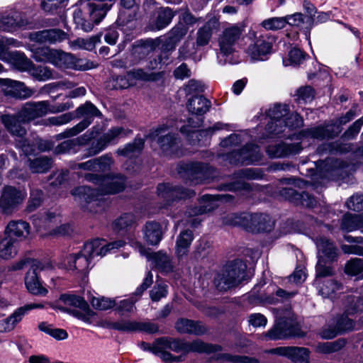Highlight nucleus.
<instances>
[{
	"mask_svg": "<svg viewBox=\"0 0 363 363\" xmlns=\"http://www.w3.org/2000/svg\"><path fill=\"white\" fill-rule=\"evenodd\" d=\"M84 179L98 185V187L92 189L87 186H81L72 189L71 194L83 208L90 212H98L96 207H99L104 203L101 198V196L120 192L125 186L124 177L119 174L101 177L96 174L86 173Z\"/></svg>",
	"mask_w": 363,
	"mask_h": 363,
	"instance_id": "1",
	"label": "nucleus"
},
{
	"mask_svg": "<svg viewBox=\"0 0 363 363\" xmlns=\"http://www.w3.org/2000/svg\"><path fill=\"white\" fill-rule=\"evenodd\" d=\"M72 103H63L50 106L47 101L26 103L16 115L5 114L1 120L7 130L12 135L23 138L26 134V129L21 123L29 122L37 118L42 117L48 113H57L72 108Z\"/></svg>",
	"mask_w": 363,
	"mask_h": 363,
	"instance_id": "2",
	"label": "nucleus"
},
{
	"mask_svg": "<svg viewBox=\"0 0 363 363\" xmlns=\"http://www.w3.org/2000/svg\"><path fill=\"white\" fill-rule=\"evenodd\" d=\"M125 245L123 240H117L106 243V240L96 239L84 244L82 250L76 255H70L67 257L69 269H76L79 272L86 274L92 267L93 260L101 258L108 252L118 249Z\"/></svg>",
	"mask_w": 363,
	"mask_h": 363,
	"instance_id": "3",
	"label": "nucleus"
},
{
	"mask_svg": "<svg viewBox=\"0 0 363 363\" xmlns=\"http://www.w3.org/2000/svg\"><path fill=\"white\" fill-rule=\"evenodd\" d=\"M113 4V0H93L82 3L73 14L77 26L85 32L92 30L106 15Z\"/></svg>",
	"mask_w": 363,
	"mask_h": 363,
	"instance_id": "4",
	"label": "nucleus"
},
{
	"mask_svg": "<svg viewBox=\"0 0 363 363\" xmlns=\"http://www.w3.org/2000/svg\"><path fill=\"white\" fill-rule=\"evenodd\" d=\"M289 106L286 104H275L266 112L269 121L266 126V130L270 136H279L284 129L301 127L303 121L297 113L289 115Z\"/></svg>",
	"mask_w": 363,
	"mask_h": 363,
	"instance_id": "5",
	"label": "nucleus"
},
{
	"mask_svg": "<svg viewBox=\"0 0 363 363\" xmlns=\"http://www.w3.org/2000/svg\"><path fill=\"white\" fill-rule=\"evenodd\" d=\"M32 57L37 62L50 63L61 69H88V65L82 64L72 54L49 47H39L31 50Z\"/></svg>",
	"mask_w": 363,
	"mask_h": 363,
	"instance_id": "6",
	"label": "nucleus"
},
{
	"mask_svg": "<svg viewBox=\"0 0 363 363\" xmlns=\"http://www.w3.org/2000/svg\"><path fill=\"white\" fill-rule=\"evenodd\" d=\"M247 265L242 260L237 259L227 264L221 272L215 277V285L219 291H227L236 286L246 274Z\"/></svg>",
	"mask_w": 363,
	"mask_h": 363,
	"instance_id": "7",
	"label": "nucleus"
},
{
	"mask_svg": "<svg viewBox=\"0 0 363 363\" xmlns=\"http://www.w3.org/2000/svg\"><path fill=\"white\" fill-rule=\"evenodd\" d=\"M298 325L295 315L291 310H286L279 317L274 327L268 332L263 333L260 338L262 340H282L298 334Z\"/></svg>",
	"mask_w": 363,
	"mask_h": 363,
	"instance_id": "8",
	"label": "nucleus"
},
{
	"mask_svg": "<svg viewBox=\"0 0 363 363\" xmlns=\"http://www.w3.org/2000/svg\"><path fill=\"white\" fill-rule=\"evenodd\" d=\"M316 247L318 252V261L315 266L317 277H325L333 274V271L330 265L325 262H333L337 257V248L328 239L320 237L316 240Z\"/></svg>",
	"mask_w": 363,
	"mask_h": 363,
	"instance_id": "9",
	"label": "nucleus"
},
{
	"mask_svg": "<svg viewBox=\"0 0 363 363\" xmlns=\"http://www.w3.org/2000/svg\"><path fill=\"white\" fill-rule=\"evenodd\" d=\"M157 344L164 345V348L174 352L184 351L186 352L211 353L216 352L220 350V347L218 345L206 344L199 340H194L191 342H186L177 339L160 337L157 339Z\"/></svg>",
	"mask_w": 363,
	"mask_h": 363,
	"instance_id": "10",
	"label": "nucleus"
},
{
	"mask_svg": "<svg viewBox=\"0 0 363 363\" xmlns=\"http://www.w3.org/2000/svg\"><path fill=\"white\" fill-rule=\"evenodd\" d=\"M73 113L75 118H84V119L74 127L65 130L62 133L65 137H72L78 135L92 123L94 117L101 116L100 111L89 101L79 106Z\"/></svg>",
	"mask_w": 363,
	"mask_h": 363,
	"instance_id": "11",
	"label": "nucleus"
},
{
	"mask_svg": "<svg viewBox=\"0 0 363 363\" xmlns=\"http://www.w3.org/2000/svg\"><path fill=\"white\" fill-rule=\"evenodd\" d=\"M130 133V130L125 129L123 127H112L91 144L86 156L90 157L99 154L108 145L117 144L119 139L125 138Z\"/></svg>",
	"mask_w": 363,
	"mask_h": 363,
	"instance_id": "12",
	"label": "nucleus"
},
{
	"mask_svg": "<svg viewBox=\"0 0 363 363\" xmlns=\"http://www.w3.org/2000/svg\"><path fill=\"white\" fill-rule=\"evenodd\" d=\"M244 28L238 24H229L224 28L218 38L219 52L225 56L235 50V45L241 38Z\"/></svg>",
	"mask_w": 363,
	"mask_h": 363,
	"instance_id": "13",
	"label": "nucleus"
},
{
	"mask_svg": "<svg viewBox=\"0 0 363 363\" xmlns=\"http://www.w3.org/2000/svg\"><path fill=\"white\" fill-rule=\"evenodd\" d=\"M213 172L214 169L208 164L199 162L182 164L179 171L193 184H198L213 178Z\"/></svg>",
	"mask_w": 363,
	"mask_h": 363,
	"instance_id": "14",
	"label": "nucleus"
},
{
	"mask_svg": "<svg viewBox=\"0 0 363 363\" xmlns=\"http://www.w3.org/2000/svg\"><path fill=\"white\" fill-rule=\"evenodd\" d=\"M26 192L14 186H6L0 197V208L6 214L12 213L22 204L26 197Z\"/></svg>",
	"mask_w": 363,
	"mask_h": 363,
	"instance_id": "15",
	"label": "nucleus"
},
{
	"mask_svg": "<svg viewBox=\"0 0 363 363\" xmlns=\"http://www.w3.org/2000/svg\"><path fill=\"white\" fill-rule=\"evenodd\" d=\"M49 268H51L50 263H44L40 261L32 262L31 269L28 270L25 277V284L30 293L41 296L47 294L48 290L42 286L38 273Z\"/></svg>",
	"mask_w": 363,
	"mask_h": 363,
	"instance_id": "16",
	"label": "nucleus"
},
{
	"mask_svg": "<svg viewBox=\"0 0 363 363\" xmlns=\"http://www.w3.org/2000/svg\"><path fill=\"white\" fill-rule=\"evenodd\" d=\"M260 149L255 145H247L238 151H233L227 155L229 163L233 164H253L262 160Z\"/></svg>",
	"mask_w": 363,
	"mask_h": 363,
	"instance_id": "17",
	"label": "nucleus"
},
{
	"mask_svg": "<svg viewBox=\"0 0 363 363\" xmlns=\"http://www.w3.org/2000/svg\"><path fill=\"white\" fill-rule=\"evenodd\" d=\"M274 42L275 38L269 34L255 36V40L248 46L247 53L253 61L264 60L272 52Z\"/></svg>",
	"mask_w": 363,
	"mask_h": 363,
	"instance_id": "18",
	"label": "nucleus"
},
{
	"mask_svg": "<svg viewBox=\"0 0 363 363\" xmlns=\"http://www.w3.org/2000/svg\"><path fill=\"white\" fill-rule=\"evenodd\" d=\"M167 129L168 126L166 125L159 126L149 134V137L152 140H155V138L158 137L157 143L164 152L169 155H179L178 148L179 147L180 140L174 135L171 134L160 136Z\"/></svg>",
	"mask_w": 363,
	"mask_h": 363,
	"instance_id": "19",
	"label": "nucleus"
},
{
	"mask_svg": "<svg viewBox=\"0 0 363 363\" xmlns=\"http://www.w3.org/2000/svg\"><path fill=\"white\" fill-rule=\"evenodd\" d=\"M158 196L165 201V203L160 208L169 206L176 199H182L191 198L195 195V192L191 190L184 189L179 186H174L169 184H160L157 186Z\"/></svg>",
	"mask_w": 363,
	"mask_h": 363,
	"instance_id": "20",
	"label": "nucleus"
},
{
	"mask_svg": "<svg viewBox=\"0 0 363 363\" xmlns=\"http://www.w3.org/2000/svg\"><path fill=\"white\" fill-rule=\"evenodd\" d=\"M349 314H343L341 316L333 319L323 328L321 336L324 339H333L339 333L350 330L354 328V322L347 317Z\"/></svg>",
	"mask_w": 363,
	"mask_h": 363,
	"instance_id": "21",
	"label": "nucleus"
},
{
	"mask_svg": "<svg viewBox=\"0 0 363 363\" xmlns=\"http://www.w3.org/2000/svg\"><path fill=\"white\" fill-rule=\"evenodd\" d=\"M202 122L203 120L199 117L196 118L195 121L193 120V118H189L188 120V125L181 128V133L187 138L191 143L194 144L196 141L199 140L198 136L199 135H201V132H206L208 133H209L212 134L216 131L223 130L228 126V124L218 122L216 123L212 127H210L208 129L198 132L195 130V128L200 127Z\"/></svg>",
	"mask_w": 363,
	"mask_h": 363,
	"instance_id": "22",
	"label": "nucleus"
},
{
	"mask_svg": "<svg viewBox=\"0 0 363 363\" xmlns=\"http://www.w3.org/2000/svg\"><path fill=\"white\" fill-rule=\"evenodd\" d=\"M136 247L141 255L145 256L148 261L151 262L153 267L162 272H169L172 269V265L169 257L163 251L150 253L142 244L137 242Z\"/></svg>",
	"mask_w": 363,
	"mask_h": 363,
	"instance_id": "23",
	"label": "nucleus"
},
{
	"mask_svg": "<svg viewBox=\"0 0 363 363\" xmlns=\"http://www.w3.org/2000/svg\"><path fill=\"white\" fill-rule=\"evenodd\" d=\"M0 81L6 96L16 99H26L34 93V91L27 87L23 82L10 79H1Z\"/></svg>",
	"mask_w": 363,
	"mask_h": 363,
	"instance_id": "24",
	"label": "nucleus"
},
{
	"mask_svg": "<svg viewBox=\"0 0 363 363\" xmlns=\"http://www.w3.org/2000/svg\"><path fill=\"white\" fill-rule=\"evenodd\" d=\"M42 308L43 305L41 303H30L18 308L10 316L0 320V333L12 330L28 311Z\"/></svg>",
	"mask_w": 363,
	"mask_h": 363,
	"instance_id": "25",
	"label": "nucleus"
},
{
	"mask_svg": "<svg viewBox=\"0 0 363 363\" xmlns=\"http://www.w3.org/2000/svg\"><path fill=\"white\" fill-rule=\"evenodd\" d=\"M258 177V174H257L252 168L241 169L233 174V179H236V181L225 184L222 189L223 190L233 191L240 190L249 191L251 189V186L250 184L245 182L243 179H255Z\"/></svg>",
	"mask_w": 363,
	"mask_h": 363,
	"instance_id": "26",
	"label": "nucleus"
},
{
	"mask_svg": "<svg viewBox=\"0 0 363 363\" xmlns=\"http://www.w3.org/2000/svg\"><path fill=\"white\" fill-rule=\"evenodd\" d=\"M279 194L284 199L289 200L296 205L312 208L316 204L314 197L306 192L300 193L291 186L282 188L279 191Z\"/></svg>",
	"mask_w": 363,
	"mask_h": 363,
	"instance_id": "27",
	"label": "nucleus"
},
{
	"mask_svg": "<svg viewBox=\"0 0 363 363\" xmlns=\"http://www.w3.org/2000/svg\"><path fill=\"white\" fill-rule=\"evenodd\" d=\"M268 352L287 357L296 363H307L309 358V351L305 347H279L271 349Z\"/></svg>",
	"mask_w": 363,
	"mask_h": 363,
	"instance_id": "28",
	"label": "nucleus"
},
{
	"mask_svg": "<svg viewBox=\"0 0 363 363\" xmlns=\"http://www.w3.org/2000/svg\"><path fill=\"white\" fill-rule=\"evenodd\" d=\"M188 28L179 22L167 33L165 41L162 45V54L167 57V52L174 50L176 45L186 35Z\"/></svg>",
	"mask_w": 363,
	"mask_h": 363,
	"instance_id": "29",
	"label": "nucleus"
},
{
	"mask_svg": "<svg viewBox=\"0 0 363 363\" xmlns=\"http://www.w3.org/2000/svg\"><path fill=\"white\" fill-rule=\"evenodd\" d=\"M244 218L250 222L247 227L252 231L269 232L274 226V220L267 214L254 213L246 215Z\"/></svg>",
	"mask_w": 363,
	"mask_h": 363,
	"instance_id": "30",
	"label": "nucleus"
},
{
	"mask_svg": "<svg viewBox=\"0 0 363 363\" xmlns=\"http://www.w3.org/2000/svg\"><path fill=\"white\" fill-rule=\"evenodd\" d=\"M30 36L32 40L40 43L55 44L65 40L67 34L60 29H48L33 33Z\"/></svg>",
	"mask_w": 363,
	"mask_h": 363,
	"instance_id": "31",
	"label": "nucleus"
},
{
	"mask_svg": "<svg viewBox=\"0 0 363 363\" xmlns=\"http://www.w3.org/2000/svg\"><path fill=\"white\" fill-rule=\"evenodd\" d=\"M220 28L219 19L216 16L211 17L207 22L201 27L196 33V45L205 46L208 44L212 34Z\"/></svg>",
	"mask_w": 363,
	"mask_h": 363,
	"instance_id": "32",
	"label": "nucleus"
},
{
	"mask_svg": "<svg viewBox=\"0 0 363 363\" xmlns=\"http://www.w3.org/2000/svg\"><path fill=\"white\" fill-rule=\"evenodd\" d=\"M302 147L299 143L286 144L280 143L270 145L267 148V153L272 158H279L295 155L301 150Z\"/></svg>",
	"mask_w": 363,
	"mask_h": 363,
	"instance_id": "33",
	"label": "nucleus"
},
{
	"mask_svg": "<svg viewBox=\"0 0 363 363\" xmlns=\"http://www.w3.org/2000/svg\"><path fill=\"white\" fill-rule=\"evenodd\" d=\"M220 195L211 196L206 194L199 200V206L191 209L188 213L190 216H195L210 212L218 206V198ZM228 195L220 196L222 199L228 197Z\"/></svg>",
	"mask_w": 363,
	"mask_h": 363,
	"instance_id": "34",
	"label": "nucleus"
},
{
	"mask_svg": "<svg viewBox=\"0 0 363 363\" xmlns=\"http://www.w3.org/2000/svg\"><path fill=\"white\" fill-rule=\"evenodd\" d=\"M176 329L180 333L201 335L207 332L206 327L199 321L181 318L176 323Z\"/></svg>",
	"mask_w": 363,
	"mask_h": 363,
	"instance_id": "35",
	"label": "nucleus"
},
{
	"mask_svg": "<svg viewBox=\"0 0 363 363\" xmlns=\"http://www.w3.org/2000/svg\"><path fill=\"white\" fill-rule=\"evenodd\" d=\"M143 238L150 245H157L162 239L161 225L156 221H149L143 227Z\"/></svg>",
	"mask_w": 363,
	"mask_h": 363,
	"instance_id": "36",
	"label": "nucleus"
},
{
	"mask_svg": "<svg viewBox=\"0 0 363 363\" xmlns=\"http://www.w3.org/2000/svg\"><path fill=\"white\" fill-rule=\"evenodd\" d=\"M186 107L189 113L199 116L209 111L211 102L201 95H196L188 99Z\"/></svg>",
	"mask_w": 363,
	"mask_h": 363,
	"instance_id": "37",
	"label": "nucleus"
},
{
	"mask_svg": "<svg viewBox=\"0 0 363 363\" xmlns=\"http://www.w3.org/2000/svg\"><path fill=\"white\" fill-rule=\"evenodd\" d=\"M45 228L50 229L51 235H65L69 233L70 230L69 225L67 224L61 225L54 228V225L60 222V218L54 213H48L41 218Z\"/></svg>",
	"mask_w": 363,
	"mask_h": 363,
	"instance_id": "38",
	"label": "nucleus"
},
{
	"mask_svg": "<svg viewBox=\"0 0 363 363\" xmlns=\"http://www.w3.org/2000/svg\"><path fill=\"white\" fill-rule=\"evenodd\" d=\"M30 233V225L22 220L10 222L6 229V235L26 238Z\"/></svg>",
	"mask_w": 363,
	"mask_h": 363,
	"instance_id": "39",
	"label": "nucleus"
},
{
	"mask_svg": "<svg viewBox=\"0 0 363 363\" xmlns=\"http://www.w3.org/2000/svg\"><path fill=\"white\" fill-rule=\"evenodd\" d=\"M18 252V241L16 238L6 236L0 242V257L9 259L13 257Z\"/></svg>",
	"mask_w": 363,
	"mask_h": 363,
	"instance_id": "40",
	"label": "nucleus"
},
{
	"mask_svg": "<svg viewBox=\"0 0 363 363\" xmlns=\"http://www.w3.org/2000/svg\"><path fill=\"white\" fill-rule=\"evenodd\" d=\"M145 140L140 138H135L132 143H129L117 149L116 153L123 157H133L140 153L143 149Z\"/></svg>",
	"mask_w": 363,
	"mask_h": 363,
	"instance_id": "41",
	"label": "nucleus"
},
{
	"mask_svg": "<svg viewBox=\"0 0 363 363\" xmlns=\"http://www.w3.org/2000/svg\"><path fill=\"white\" fill-rule=\"evenodd\" d=\"M341 229L347 232L359 229L363 233V214H345L342 219Z\"/></svg>",
	"mask_w": 363,
	"mask_h": 363,
	"instance_id": "42",
	"label": "nucleus"
},
{
	"mask_svg": "<svg viewBox=\"0 0 363 363\" xmlns=\"http://www.w3.org/2000/svg\"><path fill=\"white\" fill-rule=\"evenodd\" d=\"M176 15L172 9L169 7L160 8L157 12V17L153 21L154 28L161 30L167 27Z\"/></svg>",
	"mask_w": 363,
	"mask_h": 363,
	"instance_id": "43",
	"label": "nucleus"
},
{
	"mask_svg": "<svg viewBox=\"0 0 363 363\" xmlns=\"http://www.w3.org/2000/svg\"><path fill=\"white\" fill-rule=\"evenodd\" d=\"M11 63L21 71H28L33 67V62L23 52L18 51L11 52L8 54Z\"/></svg>",
	"mask_w": 363,
	"mask_h": 363,
	"instance_id": "44",
	"label": "nucleus"
},
{
	"mask_svg": "<svg viewBox=\"0 0 363 363\" xmlns=\"http://www.w3.org/2000/svg\"><path fill=\"white\" fill-rule=\"evenodd\" d=\"M320 277H316L317 288L319 294L323 298H333V294L342 288V285L333 279L327 280L326 282H320Z\"/></svg>",
	"mask_w": 363,
	"mask_h": 363,
	"instance_id": "45",
	"label": "nucleus"
},
{
	"mask_svg": "<svg viewBox=\"0 0 363 363\" xmlns=\"http://www.w3.org/2000/svg\"><path fill=\"white\" fill-rule=\"evenodd\" d=\"M193 240V233L189 230H186L179 234L177 240V253L182 257L186 254Z\"/></svg>",
	"mask_w": 363,
	"mask_h": 363,
	"instance_id": "46",
	"label": "nucleus"
},
{
	"mask_svg": "<svg viewBox=\"0 0 363 363\" xmlns=\"http://www.w3.org/2000/svg\"><path fill=\"white\" fill-rule=\"evenodd\" d=\"M52 160L48 157H39L29 160V168L33 173H45L52 167Z\"/></svg>",
	"mask_w": 363,
	"mask_h": 363,
	"instance_id": "47",
	"label": "nucleus"
},
{
	"mask_svg": "<svg viewBox=\"0 0 363 363\" xmlns=\"http://www.w3.org/2000/svg\"><path fill=\"white\" fill-rule=\"evenodd\" d=\"M29 72L31 75L39 81H47L53 78L52 69L48 67L37 66L33 64Z\"/></svg>",
	"mask_w": 363,
	"mask_h": 363,
	"instance_id": "48",
	"label": "nucleus"
},
{
	"mask_svg": "<svg viewBox=\"0 0 363 363\" xmlns=\"http://www.w3.org/2000/svg\"><path fill=\"white\" fill-rule=\"evenodd\" d=\"M82 145L78 138L67 140L61 143L56 147L57 153L73 154L78 151L79 147Z\"/></svg>",
	"mask_w": 363,
	"mask_h": 363,
	"instance_id": "49",
	"label": "nucleus"
},
{
	"mask_svg": "<svg viewBox=\"0 0 363 363\" xmlns=\"http://www.w3.org/2000/svg\"><path fill=\"white\" fill-rule=\"evenodd\" d=\"M60 301L65 305L75 308H84L86 302L84 298L74 294H64L60 296Z\"/></svg>",
	"mask_w": 363,
	"mask_h": 363,
	"instance_id": "50",
	"label": "nucleus"
},
{
	"mask_svg": "<svg viewBox=\"0 0 363 363\" xmlns=\"http://www.w3.org/2000/svg\"><path fill=\"white\" fill-rule=\"evenodd\" d=\"M100 35H96L89 39L78 38L71 43V47L74 48H82L91 50L97 43L100 42Z\"/></svg>",
	"mask_w": 363,
	"mask_h": 363,
	"instance_id": "51",
	"label": "nucleus"
},
{
	"mask_svg": "<svg viewBox=\"0 0 363 363\" xmlns=\"http://www.w3.org/2000/svg\"><path fill=\"white\" fill-rule=\"evenodd\" d=\"M261 26L267 30H277L285 27L286 21L284 17L269 18L264 20L261 23Z\"/></svg>",
	"mask_w": 363,
	"mask_h": 363,
	"instance_id": "52",
	"label": "nucleus"
},
{
	"mask_svg": "<svg viewBox=\"0 0 363 363\" xmlns=\"http://www.w3.org/2000/svg\"><path fill=\"white\" fill-rule=\"evenodd\" d=\"M136 222L135 216L132 213H125L114 222L116 230H121L133 226Z\"/></svg>",
	"mask_w": 363,
	"mask_h": 363,
	"instance_id": "53",
	"label": "nucleus"
},
{
	"mask_svg": "<svg viewBox=\"0 0 363 363\" xmlns=\"http://www.w3.org/2000/svg\"><path fill=\"white\" fill-rule=\"evenodd\" d=\"M345 270L346 274L352 276L363 273V259H351L347 262Z\"/></svg>",
	"mask_w": 363,
	"mask_h": 363,
	"instance_id": "54",
	"label": "nucleus"
},
{
	"mask_svg": "<svg viewBox=\"0 0 363 363\" xmlns=\"http://www.w3.org/2000/svg\"><path fill=\"white\" fill-rule=\"evenodd\" d=\"M95 160L97 172H104L108 171L114 164V160L110 153L96 157Z\"/></svg>",
	"mask_w": 363,
	"mask_h": 363,
	"instance_id": "55",
	"label": "nucleus"
},
{
	"mask_svg": "<svg viewBox=\"0 0 363 363\" xmlns=\"http://www.w3.org/2000/svg\"><path fill=\"white\" fill-rule=\"evenodd\" d=\"M75 118V115L73 112H68L60 116H52L46 120L45 124L51 125H62L69 123Z\"/></svg>",
	"mask_w": 363,
	"mask_h": 363,
	"instance_id": "56",
	"label": "nucleus"
},
{
	"mask_svg": "<svg viewBox=\"0 0 363 363\" xmlns=\"http://www.w3.org/2000/svg\"><path fill=\"white\" fill-rule=\"evenodd\" d=\"M217 359L220 362H230L234 363H258V361L254 358H250L245 356H233L225 353L218 357Z\"/></svg>",
	"mask_w": 363,
	"mask_h": 363,
	"instance_id": "57",
	"label": "nucleus"
},
{
	"mask_svg": "<svg viewBox=\"0 0 363 363\" xmlns=\"http://www.w3.org/2000/svg\"><path fill=\"white\" fill-rule=\"evenodd\" d=\"M68 0H42V9L49 13H55L59 8L65 6V3Z\"/></svg>",
	"mask_w": 363,
	"mask_h": 363,
	"instance_id": "58",
	"label": "nucleus"
},
{
	"mask_svg": "<svg viewBox=\"0 0 363 363\" xmlns=\"http://www.w3.org/2000/svg\"><path fill=\"white\" fill-rule=\"evenodd\" d=\"M297 99L298 102L303 101L304 103L311 102L315 96L314 89L310 86L301 87L296 92Z\"/></svg>",
	"mask_w": 363,
	"mask_h": 363,
	"instance_id": "59",
	"label": "nucleus"
},
{
	"mask_svg": "<svg viewBox=\"0 0 363 363\" xmlns=\"http://www.w3.org/2000/svg\"><path fill=\"white\" fill-rule=\"evenodd\" d=\"M167 285L165 284H156L150 291V296L152 301H159L161 298L167 295Z\"/></svg>",
	"mask_w": 363,
	"mask_h": 363,
	"instance_id": "60",
	"label": "nucleus"
},
{
	"mask_svg": "<svg viewBox=\"0 0 363 363\" xmlns=\"http://www.w3.org/2000/svg\"><path fill=\"white\" fill-rule=\"evenodd\" d=\"M137 301V299L133 296L128 299H124L121 301L118 304H116V310L121 314L124 315L126 313H130L133 311L135 308V303Z\"/></svg>",
	"mask_w": 363,
	"mask_h": 363,
	"instance_id": "61",
	"label": "nucleus"
},
{
	"mask_svg": "<svg viewBox=\"0 0 363 363\" xmlns=\"http://www.w3.org/2000/svg\"><path fill=\"white\" fill-rule=\"evenodd\" d=\"M301 134L303 137H310L320 140L324 139L328 135L327 130L322 126L304 130L301 132Z\"/></svg>",
	"mask_w": 363,
	"mask_h": 363,
	"instance_id": "62",
	"label": "nucleus"
},
{
	"mask_svg": "<svg viewBox=\"0 0 363 363\" xmlns=\"http://www.w3.org/2000/svg\"><path fill=\"white\" fill-rule=\"evenodd\" d=\"M91 304L93 307L99 310H108L116 305L115 300L105 297L94 298Z\"/></svg>",
	"mask_w": 363,
	"mask_h": 363,
	"instance_id": "63",
	"label": "nucleus"
},
{
	"mask_svg": "<svg viewBox=\"0 0 363 363\" xmlns=\"http://www.w3.org/2000/svg\"><path fill=\"white\" fill-rule=\"evenodd\" d=\"M363 125V116L357 120L350 128L344 133L342 137L345 140L354 139Z\"/></svg>",
	"mask_w": 363,
	"mask_h": 363,
	"instance_id": "64",
	"label": "nucleus"
}]
</instances>
